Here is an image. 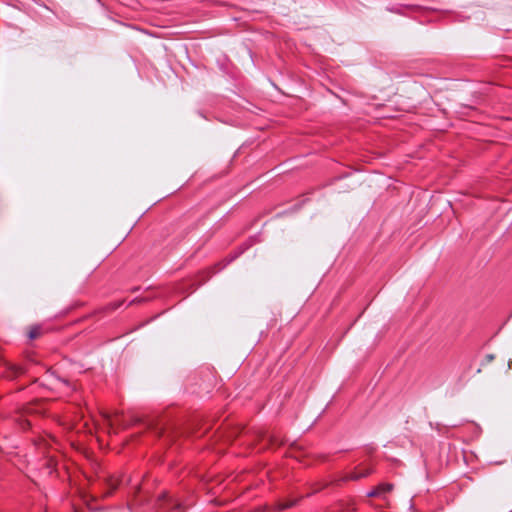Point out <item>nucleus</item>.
I'll return each instance as SVG.
<instances>
[{
    "label": "nucleus",
    "mask_w": 512,
    "mask_h": 512,
    "mask_svg": "<svg viewBox=\"0 0 512 512\" xmlns=\"http://www.w3.org/2000/svg\"><path fill=\"white\" fill-rule=\"evenodd\" d=\"M393 485L390 483H382L367 493L368 497H383L385 494L392 491Z\"/></svg>",
    "instance_id": "obj_1"
},
{
    "label": "nucleus",
    "mask_w": 512,
    "mask_h": 512,
    "mask_svg": "<svg viewBox=\"0 0 512 512\" xmlns=\"http://www.w3.org/2000/svg\"><path fill=\"white\" fill-rule=\"evenodd\" d=\"M163 499L165 501H167L169 509L175 510V511H181L182 510L181 503L178 500L170 497L168 494L163 493Z\"/></svg>",
    "instance_id": "obj_2"
},
{
    "label": "nucleus",
    "mask_w": 512,
    "mask_h": 512,
    "mask_svg": "<svg viewBox=\"0 0 512 512\" xmlns=\"http://www.w3.org/2000/svg\"><path fill=\"white\" fill-rule=\"evenodd\" d=\"M370 473H371L370 469H365V470L359 471V472H353L349 476L346 477V480H359L361 478L368 476Z\"/></svg>",
    "instance_id": "obj_3"
},
{
    "label": "nucleus",
    "mask_w": 512,
    "mask_h": 512,
    "mask_svg": "<svg viewBox=\"0 0 512 512\" xmlns=\"http://www.w3.org/2000/svg\"><path fill=\"white\" fill-rule=\"evenodd\" d=\"M11 372L13 376H18L24 373V370L21 366L13 365L11 366Z\"/></svg>",
    "instance_id": "obj_4"
},
{
    "label": "nucleus",
    "mask_w": 512,
    "mask_h": 512,
    "mask_svg": "<svg viewBox=\"0 0 512 512\" xmlns=\"http://www.w3.org/2000/svg\"><path fill=\"white\" fill-rule=\"evenodd\" d=\"M39 335H40V328H38V327H34V328H32V329L29 331V334H28V336H29V338H30V339H35V338H37Z\"/></svg>",
    "instance_id": "obj_5"
},
{
    "label": "nucleus",
    "mask_w": 512,
    "mask_h": 512,
    "mask_svg": "<svg viewBox=\"0 0 512 512\" xmlns=\"http://www.w3.org/2000/svg\"><path fill=\"white\" fill-rule=\"evenodd\" d=\"M293 505H294V503H293V502H291V503H287V504H282V505L279 507V509H280V510H283V509H286V508L292 507Z\"/></svg>",
    "instance_id": "obj_6"
},
{
    "label": "nucleus",
    "mask_w": 512,
    "mask_h": 512,
    "mask_svg": "<svg viewBox=\"0 0 512 512\" xmlns=\"http://www.w3.org/2000/svg\"><path fill=\"white\" fill-rule=\"evenodd\" d=\"M159 502H163V503H160V506H163V505H167V506H168L167 501H165V500L163 499V494L159 497Z\"/></svg>",
    "instance_id": "obj_7"
},
{
    "label": "nucleus",
    "mask_w": 512,
    "mask_h": 512,
    "mask_svg": "<svg viewBox=\"0 0 512 512\" xmlns=\"http://www.w3.org/2000/svg\"><path fill=\"white\" fill-rule=\"evenodd\" d=\"M59 381L63 382L65 385H68V381L67 380H62L60 378H58Z\"/></svg>",
    "instance_id": "obj_8"
},
{
    "label": "nucleus",
    "mask_w": 512,
    "mask_h": 512,
    "mask_svg": "<svg viewBox=\"0 0 512 512\" xmlns=\"http://www.w3.org/2000/svg\"><path fill=\"white\" fill-rule=\"evenodd\" d=\"M487 358H488L489 361H491V360H493L494 356L493 355H488Z\"/></svg>",
    "instance_id": "obj_9"
},
{
    "label": "nucleus",
    "mask_w": 512,
    "mask_h": 512,
    "mask_svg": "<svg viewBox=\"0 0 512 512\" xmlns=\"http://www.w3.org/2000/svg\"><path fill=\"white\" fill-rule=\"evenodd\" d=\"M105 418H107V421H108V422H111V419H110V418H108V415H105Z\"/></svg>",
    "instance_id": "obj_10"
},
{
    "label": "nucleus",
    "mask_w": 512,
    "mask_h": 512,
    "mask_svg": "<svg viewBox=\"0 0 512 512\" xmlns=\"http://www.w3.org/2000/svg\"><path fill=\"white\" fill-rule=\"evenodd\" d=\"M105 418H107V421H108V422H111V419H110V418H108V415H105Z\"/></svg>",
    "instance_id": "obj_11"
},
{
    "label": "nucleus",
    "mask_w": 512,
    "mask_h": 512,
    "mask_svg": "<svg viewBox=\"0 0 512 512\" xmlns=\"http://www.w3.org/2000/svg\"><path fill=\"white\" fill-rule=\"evenodd\" d=\"M105 418H107V421H108V422H111V419H110V418H108V415H105Z\"/></svg>",
    "instance_id": "obj_12"
}]
</instances>
